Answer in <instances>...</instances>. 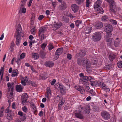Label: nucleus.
I'll list each match as a JSON object with an SVG mask.
<instances>
[{
  "mask_svg": "<svg viewBox=\"0 0 122 122\" xmlns=\"http://www.w3.org/2000/svg\"><path fill=\"white\" fill-rule=\"evenodd\" d=\"M77 62L78 65L82 66L86 69H89L91 67L90 61L86 58L80 57L77 59Z\"/></svg>",
  "mask_w": 122,
  "mask_h": 122,
  "instance_id": "1",
  "label": "nucleus"
},
{
  "mask_svg": "<svg viewBox=\"0 0 122 122\" xmlns=\"http://www.w3.org/2000/svg\"><path fill=\"white\" fill-rule=\"evenodd\" d=\"M92 79L91 76H86L84 77L83 79H80L79 80L80 83H81L85 85L88 84V81H91Z\"/></svg>",
  "mask_w": 122,
  "mask_h": 122,
  "instance_id": "2",
  "label": "nucleus"
},
{
  "mask_svg": "<svg viewBox=\"0 0 122 122\" xmlns=\"http://www.w3.org/2000/svg\"><path fill=\"white\" fill-rule=\"evenodd\" d=\"M102 37L101 33L99 32H97L93 33L92 35V39L95 42L99 41Z\"/></svg>",
  "mask_w": 122,
  "mask_h": 122,
  "instance_id": "3",
  "label": "nucleus"
},
{
  "mask_svg": "<svg viewBox=\"0 0 122 122\" xmlns=\"http://www.w3.org/2000/svg\"><path fill=\"white\" fill-rule=\"evenodd\" d=\"M74 113L75 117L78 118L82 119L84 118L82 112L81 111L77 110L75 111L74 112Z\"/></svg>",
  "mask_w": 122,
  "mask_h": 122,
  "instance_id": "4",
  "label": "nucleus"
},
{
  "mask_svg": "<svg viewBox=\"0 0 122 122\" xmlns=\"http://www.w3.org/2000/svg\"><path fill=\"white\" fill-rule=\"evenodd\" d=\"M101 116L102 118L105 120H107L110 117V116L109 113L106 111L101 112Z\"/></svg>",
  "mask_w": 122,
  "mask_h": 122,
  "instance_id": "5",
  "label": "nucleus"
},
{
  "mask_svg": "<svg viewBox=\"0 0 122 122\" xmlns=\"http://www.w3.org/2000/svg\"><path fill=\"white\" fill-rule=\"evenodd\" d=\"M105 31L106 32V35L111 34L112 35V25L108 24L105 27L104 29Z\"/></svg>",
  "mask_w": 122,
  "mask_h": 122,
  "instance_id": "6",
  "label": "nucleus"
},
{
  "mask_svg": "<svg viewBox=\"0 0 122 122\" xmlns=\"http://www.w3.org/2000/svg\"><path fill=\"white\" fill-rule=\"evenodd\" d=\"M112 35L110 34L106 35L105 37V39L107 43V44L108 46L111 45L112 39V38L111 37Z\"/></svg>",
  "mask_w": 122,
  "mask_h": 122,
  "instance_id": "7",
  "label": "nucleus"
},
{
  "mask_svg": "<svg viewBox=\"0 0 122 122\" xmlns=\"http://www.w3.org/2000/svg\"><path fill=\"white\" fill-rule=\"evenodd\" d=\"M58 86V88H59L60 92L62 95H64L66 93L65 91V87L61 83L59 84Z\"/></svg>",
  "mask_w": 122,
  "mask_h": 122,
  "instance_id": "8",
  "label": "nucleus"
},
{
  "mask_svg": "<svg viewBox=\"0 0 122 122\" xmlns=\"http://www.w3.org/2000/svg\"><path fill=\"white\" fill-rule=\"evenodd\" d=\"M86 51L83 49H81L80 51L75 56L76 58L78 57L79 56H81L82 57L84 56L86 54Z\"/></svg>",
  "mask_w": 122,
  "mask_h": 122,
  "instance_id": "9",
  "label": "nucleus"
},
{
  "mask_svg": "<svg viewBox=\"0 0 122 122\" xmlns=\"http://www.w3.org/2000/svg\"><path fill=\"white\" fill-rule=\"evenodd\" d=\"M21 36L23 37V36L20 35L19 32H17V33L16 34V35L14 36L15 37H16V45L18 46L20 45Z\"/></svg>",
  "mask_w": 122,
  "mask_h": 122,
  "instance_id": "10",
  "label": "nucleus"
},
{
  "mask_svg": "<svg viewBox=\"0 0 122 122\" xmlns=\"http://www.w3.org/2000/svg\"><path fill=\"white\" fill-rule=\"evenodd\" d=\"M28 98V97L26 93L23 94L21 97V99L22 101L21 103L24 104V103L26 102L27 99Z\"/></svg>",
  "mask_w": 122,
  "mask_h": 122,
  "instance_id": "11",
  "label": "nucleus"
},
{
  "mask_svg": "<svg viewBox=\"0 0 122 122\" xmlns=\"http://www.w3.org/2000/svg\"><path fill=\"white\" fill-rule=\"evenodd\" d=\"M63 51V48L61 47L58 49L56 51L55 55L57 56H56V58L57 59L59 57V56L61 55Z\"/></svg>",
  "mask_w": 122,
  "mask_h": 122,
  "instance_id": "12",
  "label": "nucleus"
},
{
  "mask_svg": "<svg viewBox=\"0 0 122 122\" xmlns=\"http://www.w3.org/2000/svg\"><path fill=\"white\" fill-rule=\"evenodd\" d=\"M44 65L47 67L51 68L54 66V63L52 61H47L45 62Z\"/></svg>",
  "mask_w": 122,
  "mask_h": 122,
  "instance_id": "13",
  "label": "nucleus"
},
{
  "mask_svg": "<svg viewBox=\"0 0 122 122\" xmlns=\"http://www.w3.org/2000/svg\"><path fill=\"white\" fill-rule=\"evenodd\" d=\"M92 28L91 26L89 25L88 27H86L84 29V32L86 34H89L91 32Z\"/></svg>",
  "mask_w": 122,
  "mask_h": 122,
  "instance_id": "14",
  "label": "nucleus"
},
{
  "mask_svg": "<svg viewBox=\"0 0 122 122\" xmlns=\"http://www.w3.org/2000/svg\"><path fill=\"white\" fill-rule=\"evenodd\" d=\"M61 3V4L59 6L60 9L61 10H64L67 7L66 4V1L62 2Z\"/></svg>",
  "mask_w": 122,
  "mask_h": 122,
  "instance_id": "15",
  "label": "nucleus"
},
{
  "mask_svg": "<svg viewBox=\"0 0 122 122\" xmlns=\"http://www.w3.org/2000/svg\"><path fill=\"white\" fill-rule=\"evenodd\" d=\"M103 26L102 23L101 22H98L96 23L95 25V27L96 29H99L102 27Z\"/></svg>",
  "mask_w": 122,
  "mask_h": 122,
  "instance_id": "16",
  "label": "nucleus"
},
{
  "mask_svg": "<svg viewBox=\"0 0 122 122\" xmlns=\"http://www.w3.org/2000/svg\"><path fill=\"white\" fill-rule=\"evenodd\" d=\"M62 23L60 22H58L57 23H55L54 24V28L56 30L58 29L60 26L62 25Z\"/></svg>",
  "mask_w": 122,
  "mask_h": 122,
  "instance_id": "17",
  "label": "nucleus"
},
{
  "mask_svg": "<svg viewBox=\"0 0 122 122\" xmlns=\"http://www.w3.org/2000/svg\"><path fill=\"white\" fill-rule=\"evenodd\" d=\"M72 9L75 13L79 9L78 6L76 4H72L71 5Z\"/></svg>",
  "mask_w": 122,
  "mask_h": 122,
  "instance_id": "18",
  "label": "nucleus"
},
{
  "mask_svg": "<svg viewBox=\"0 0 122 122\" xmlns=\"http://www.w3.org/2000/svg\"><path fill=\"white\" fill-rule=\"evenodd\" d=\"M46 52L44 51L41 50L40 51L39 55L40 57L42 58H46L45 56Z\"/></svg>",
  "mask_w": 122,
  "mask_h": 122,
  "instance_id": "19",
  "label": "nucleus"
},
{
  "mask_svg": "<svg viewBox=\"0 0 122 122\" xmlns=\"http://www.w3.org/2000/svg\"><path fill=\"white\" fill-rule=\"evenodd\" d=\"M61 21L64 23H68L69 21V19L67 16H63L61 18Z\"/></svg>",
  "mask_w": 122,
  "mask_h": 122,
  "instance_id": "20",
  "label": "nucleus"
},
{
  "mask_svg": "<svg viewBox=\"0 0 122 122\" xmlns=\"http://www.w3.org/2000/svg\"><path fill=\"white\" fill-rule=\"evenodd\" d=\"M110 9L112 12L114 13L116 12L117 11L119 10V9L115 5L113 7H112L110 8Z\"/></svg>",
  "mask_w": 122,
  "mask_h": 122,
  "instance_id": "21",
  "label": "nucleus"
},
{
  "mask_svg": "<svg viewBox=\"0 0 122 122\" xmlns=\"http://www.w3.org/2000/svg\"><path fill=\"white\" fill-rule=\"evenodd\" d=\"M23 89V87H22L21 85H16V91L18 92H22Z\"/></svg>",
  "mask_w": 122,
  "mask_h": 122,
  "instance_id": "22",
  "label": "nucleus"
},
{
  "mask_svg": "<svg viewBox=\"0 0 122 122\" xmlns=\"http://www.w3.org/2000/svg\"><path fill=\"white\" fill-rule=\"evenodd\" d=\"M116 57V56L114 54H111L109 55L108 58L110 61L112 62L115 59Z\"/></svg>",
  "mask_w": 122,
  "mask_h": 122,
  "instance_id": "23",
  "label": "nucleus"
},
{
  "mask_svg": "<svg viewBox=\"0 0 122 122\" xmlns=\"http://www.w3.org/2000/svg\"><path fill=\"white\" fill-rule=\"evenodd\" d=\"M76 88L78 91H79L81 94L85 91L83 86H79L78 87H76Z\"/></svg>",
  "mask_w": 122,
  "mask_h": 122,
  "instance_id": "24",
  "label": "nucleus"
},
{
  "mask_svg": "<svg viewBox=\"0 0 122 122\" xmlns=\"http://www.w3.org/2000/svg\"><path fill=\"white\" fill-rule=\"evenodd\" d=\"M118 39L119 38H117L114 42V45L116 47H118L120 45V41Z\"/></svg>",
  "mask_w": 122,
  "mask_h": 122,
  "instance_id": "25",
  "label": "nucleus"
},
{
  "mask_svg": "<svg viewBox=\"0 0 122 122\" xmlns=\"http://www.w3.org/2000/svg\"><path fill=\"white\" fill-rule=\"evenodd\" d=\"M47 96L46 97L49 99L51 96V89L50 87H48L47 89Z\"/></svg>",
  "mask_w": 122,
  "mask_h": 122,
  "instance_id": "26",
  "label": "nucleus"
},
{
  "mask_svg": "<svg viewBox=\"0 0 122 122\" xmlns=\"http://www.w3.org/2000/svg\"><path fill=\"white\" fill-rule=\"evenodd\" d=\"M21 26L18 27L16 29V31L15 32V35H16V34L17 33V32H19L20 36H22L21 34Z\"/></svg>",
  "mask_w": 122,
  "mask_h": 122,
  "instance_id": "27",
  "label": "nucleus"
},
{
  "mask_svg": "<svg viewBox=\"0 0 122 122\" xmlns=\"http://www.w3.org/2000/svg\"><path fill=\"white\" fill-rule=\"evenodd\" d=\"M13 116L11 114V112L8 114H7L6 117L7 119L8 120H11L13 119Z\"/></svg>",
  "mask_w": 122,
  "mask_h": 122,
  "instance_id": "28",
  "label": "nucleus"
},
{
  "mask_svg": "<svg viewBox=\"0 0 122 122\" xmlns=\"http://www.w3.org/2000/svg\"><path fill=\"white\" fill-rule=\"evenodd\" d=\"M109 17L105 15L102 17V21H106L109 20Z\"/></svg>",
  "mask_w": 122,
  "mask_h": 122,
  "instance_id": "29",
  "label": "nucleus"
},
{
  "mask_svg": "<svg viewBox=\"0 0 122 122\" xmlns=\"http://www.w3.org/2000/svg\"><path fill=\"white\" fill-rule=\"evenodd\" d=\"M102 89H104L107 92H109L110 91L109 88L106 84L104 85L103 87L102 88Z\"/></svg>",
  "mask_w": 122,
  "mask_h": 122,
  "instance_id": "30",
  "label": "nucleus"
},
{
  "mask_svg": "<svg viewBox=\"0 0 122 122\" xmlns=\"http://www.w3.org/2000/svg\"><path fill=\"white\" fill-rule=\"evenodd\" d=\"M32 58L36 59H37L39 57L38 54L36 53H32Z\"/></svg>",
  "mask_w": 122,
  "mask_h": 122,
  "instance_id": "31",
  "label": "nucleus"
},
{
  "mask_svg": "<svg viewBox=\"0 0 122 122\" xmlns=\"http://www.w3.org/2000/svg\"><path fill=\"white\" fill-rule=\"evenodd\" d=\"M86 108L87 109L85 110V113L86 114H89L90 112V108L88 106H87Z\"/></svg>",
  "mask_w": 122,
  "mask_h": 122,
  "instance_id": "32",
  "label": "nucleus"
},
{
  "mask_svg": "<svg viewBox=\"0 0 122 122\" xmlns=\"http://www.w3.org/2000/svg\"><path fill=\"white\" fill-rule=\"evenodd\" d=\"M45 32V30L42 28L41 27L40 28L38 32V35L40 36L41 34H43Z\"/></svg>",
  "mask_w": 122,
  "mask_h": 122,
  "instance_id": "33",
  "label": "nucleus"
},
{
  "mask_svg": "<svg viewBox=\"0 0 122 122\" xmlns=\"http://www.w3.org/2000/svg\"><path fill=\"white\" fill-rule=\"evenodd\" d=\"M4 106H2L1 108L0 111V117H2L3 115V111H4Z\"/></svg>",
  "mask_w": 122,
  "mask_h": 122,
  "instance_id": "34",
  "label": "nucleus"
},
{
  "mask_svg": "<svg viewBox=\"0 0 122 122\" xmlns=\"http://www.w3.org/2000/svg\"><path fill=\"white\" fill-rule=\"evenodd\" d=\"M97 10L98 12V13H100L101 14H102L104 11L102 8L101 7L97 9Z\"/></svg>",
  "mask_w": 122,
  "mask_h": 122,
  "instance_id": "35",
  "label": "nucleus"
},
{
  "mask_svg": "<svg viewBox=\"0 0 122 122\" xmlns=\"http://www.w3.org/2000/svg\"><path fill=\"white\" fill-rule=\"evenodd\" d=\"M47 47L48 48L49 51L51 50L54 48L53 45L51 43L49 44L47 46Z\"/></svg>",
  "mask_w": 122,
  "mask_h": 122,
  "instance_id": "36",
  "label": "nucleus"
},
{
  "mask_svg": "<svg viewBox=\"0 0 122 122\" xmlns=\"http://www.w3.org/2000/svg\"><path fill=\"white\" fill-rule=\"evenodd\" d=\"M13 73L11 75L12 77H15L16 76H17L18 74V73H17L15 70H14L12 71Z\"/></svg>",
  "mask_w": 122,
  "mask_h": 122,
  "instance_id": "37",
  "label": "nucleus"
},
{
  "mask_svg": "<svg viewBox=\"0 0 122 122\" xmlns=\"http://www.w3.org/2000/svg\"><path fill=\"white\" fill-rule=\"evenodd\" d=\"M82 23L81 21L77 20L75 21V25L76 26L78 27L79 26V25L81 24Z\"/></svg>",
  "mask_w": 122,
  "mask_h": 122,
  "instance_id": "38",
  "label": "nucleus"
},
{
  "mask_svg": "<svg viewBox=\"0 0 122 122\" xmlns=\"http://www.w3.org/2000/svg\"><path fill=\"white\" fill-rule=\"evenodd\" d=\"M117 66L120 68H122V61H118L117 63Z\"/></svg>",
  "mask_w": 122,
  "mask_h": 122,
  "instance_id": "39",
  "label": "nucleus"
},
{
  "mask_svg": "<svg viewBox=\"0 0 122 122\" xmlns=\"http://www.w3.org/2000/svg\"><path fill=\"white\" fill-rule=\"evenodd\" d=\"M11 110H10L9 107H7L5 111V112L7 114L11 113Z\"/></svg>",
  "mask_w": 122,
  "mask_h": 122,
  "instance_id": "40",
  "label": "nucleus"
},
{
  "mask_svg": "<svg viewBox=\"0 0 122 122\" xmlns=\"http://www.w3.org/2000/svg\"><path fill=\"white\" fill-rule=\"evenodd\" d=\"M108 2L111 4L110 8L111 7H113V6H114V2L113 0H109V1H108Z\"/></svg>",
  "mask_w": 122,
  "mask_h": 122,
  "instance_id": "41",
  "label": "nucleus"
},
{
  "mask_svg": "<svg viewBox=\"0 0 122 122\" xmlns=\"http://www.w3.org/2000/svg\"><path fill=\"white\" fill-rule=\"evenodd\" d=\"M30 106L31 107L33 110H35L36 107L33 102H32L30 103Z\"/></svg>",
  "mask_w": 122,
  "mask_h": 122,
  "instance_id": "42",
  "label": "nucleus"
},
{
  "mask_svg": "<svg viewBox=\"0 0 122 122\" xmlns=\"http://www.w3.org/2000/svg\"><path fill=\"white\" fill-rule=\"evenodd\" d=\"M7 85L8 87L9 88L8 92H10V90L11 88L12 87V86L11 83L10 82H8L7 84Z\"/></svg>",
  "mask_w": 122,
  "mask_h": 122,
  "instance_id": "43",
  "label": "nucleus"
},
{
  "mask_svg": "<svg viewBox=\"0 0 122 122\" xmlns=\"http://www.w3.org/2000/svg\"><path fill=\"white\" fill-rule=\"evenodd\" d=\"M98 85L99 86H100L101 87H103V86L105 85V84H104V82H102L99 81L98 82Z\"/></svg>",
  "mask_w": 122,
  "mask_h": 122,
  "instance_id": "44",
  "label": "nucleus"
},
{
  "mask_svg": "<svg viewBox=\"0 0 122 122\" xmlns=\"http://www.w3.org/2000/svg\"><path fill=\"white\" fill-rule=\"evenodd\" d=\"M89 93H90L92 96H94L95 95V93L94 92L93 90L92 89H91L88 92Z\"/></svg>",
  "mask_w": 122,
  "mask_h": 122,
  "instance_id": "45",
  "label": "nucleus"
},
{
  "mask_svg": "<svg viewBox=\"0 0 122 122\" xmlns=\"http://www.w3.org/2000/svg\"><path fill=\"white\" fill-rule=\"evenodd\" d=\"M15 44L13 42H12L11 44V45L10 47V51H12L13 50V48Z\"/></svg>",
  "mask_w": 122,
  "mask_h": 122,
  "instance_id": "46",
  "label": "nucleus"
},
{
  "mask_svg": "<svg viewBox=\"0 0 122 122\" xmlns=\"http://www.w3.org/2000/svg\"><path fill=\"white\" fill-rule=\"evenodd\" d=\"M100 6L96 3L94 4V8L97 10V9H98L100 8L99 7H100Z\"/></svg>",
  "mask_w": 122,
  "mask_h": 122,
  "instance_id": "47",
  "label": "nucleus"
},
{
  "mask_svg": "<svg viewBox=\"0 0 122 122\" xmlns=\"http://www.w3.org/2000/svg\"><path fill=\"white\" fill-rule=\"evenodd\" d=\"M111 68V65H106L104 67V68L106 69H110Z\"/></svg>",
  "mask_w": 122,
  "mask_h": 122,
  "instance_id": "48",
  "label": "nucleus"
},
{
  "mask_svg": "<svg viewBox=\"0 0 122 122\" xmlns=\"http://www.w3.org/2000/svg\"><path fill=\"white\" fill-rule=\"evenodd\" d=\"M46 44L45 43H44L41 45V47L43 50H44L46 47Z\"/></svg>",
  "mask_w": 122,
  "mask_h": 122,
  "instance_id": "49",
  "label": "nucleus"
},
{
  "mask_svg": "<svg viewBox=\"0 0 122 122\" xmlns=\"http://www.w3.org/2000/svg\"><path fill=\"white\" fill-rule=\"evenodd\" d=\"M30 31L31 32L32 34L34 35L35 34V27H34V26L31 29Z\"/></svg>",
  "mask_w": 122,
  "mask_h": 122,
  "instance_id": "50",
  "label": "nucleus"
},
{
  "mask_svg": "<svg viewBox=\"0 0 122 122\" xmlns=\"http://www.w3.org/2000/svg\"><path fill=\"white\" fill-rule=\"evenodd\" d=\"M86 6L88 7L89 6V5L91 3V2L89 0H86Z\"/></svg>",
  "mask_w": 122,
  "mask_h": 122,
  "instance_id": "51",
  "label": "nucleus"
},
{
  "mask_svg": "<svg viewBox=\"0 0 122 122\" xmlns=\"http://www.w3.org/2000/svg\"><path fill=\"white\" fill-rule=\"evenodd\" d=\"M25 53H22L20 55V59H22L24 58L25 57Z\"/></svg>",
  "mask_w": 122,
  "mask_h": 122,
  "instance_id": "52",
  "label": "nucleus"
},
{
  "mask_svg": "<svg viewBox=\"0 0 122 122\" xmlns=\"http://www.w3.org/2000/svg\"><path fill=\"white\" fill-rule=\"evenodd\" d=\"M22 80H24L26 82L28 80V78L27 76H26L25 77H23L22 78Z\"/></svg>",
  "mask_w": 122,
  "mask_h": 122,
  "instance_id": "53",
  "label": "nucleus"
},
{
  "mask_svg": "<svg viewBox=\"0 0 122 122\" xmlns=\"http://www.w3.org/2000/svg\"><path fill=\"white\" fill-rule=\"evenodd\" d=\"M14 90V87H12L11 88L10 90V94L11 96H12L13 95V92Z\"/></svg>",
  "mask_w": 122,
  "mask_h": 122,
  "instance_id": "54",
  "label": "nucleus"
},
{
  "mask_svg": "<svg viewBox=\"0 0 122 122\" xmlns=\"http://www.w3.org/2000/svg\"><path fill=\"white\" fill-rule=\"evenodd\" d=\"M71 55L70 54H68L67 55V58L69 60H70L71 59Z\"/></svg>",
  "mask_w": 122,
  "mask_h": 122,
  "instance_id": "55",
  "label": "nucleus"
},
{
  "mask_svg": "<svg viewBox=\"0 0 122 122\" xmlns=\"http://www.w3.org/2000/svg\"><path fill=\"white\" fill-rule=\"evenodd\" d=\"M110 21L112 23L115 25H116L117 24V22L116 20H114L111 19L110 20Z\"/></svg>",
  "mask_w": 122,
  "mask_h": 122,
  "instance_id": "56",
  "label": "nucleus"
},
{
  "mask_svg": "<svg viewBox=\"0 0 122 122\" xmlns=\"http://www.w3.org/2000/svg\"><path fill=\"white\" fill-rule=\"evenodd\" d=\"M96 82L94 81H90V84L92 86H94L96 85L95 84L96 83Z\"/></svg>",
  "mask_w": 122,
  "mask_h": 122,
  "instance_id": "57",
  "label": "nucleus"
},
{
  "mask_svg": "<svg viewBox=\"0 0 122 122\" xmlns=\"http://www.w3.org/2000/svg\"><path fill=\"white\" fill-rule=\"evenodd\" d=\"M22 109L23 111L25 112H26L27 110V109L26 106H24V107H22Z\"/></svg>",
  "mask_w": 122,
  "mask_h": 122,
  "instance_id": "58",
  "label": "nucleus"
},
{
  "mask_svg": "<svg viewBox=\"0 0 122 122\" xmlns=\"http://www.w3.org/2000/svg\"><path fill=\"white\" fill-rule=\"evenodd\" d=\"M21 11L23 13H25L26 11V9L25 8L23 7Z\"/></svg>",
  "mask_w": 122,
  "mask_h": 122,
  "instance_id": "59",
  "label": "nucleus"
},
{
  "mask_svg": "<svg viewBox=\"0 0 122 122\" xmlns=\"http://www.w3.org/2000/svg\"><path fill=\"white\" fill-rule=\"evenodd\" d=\"M56 81V80L55 79H53L52 81H51V85H53L55 83Z\"/></svg>",
  "mask_w": 122,
  "mask_h": 122,
  "instance_id": "60",
  "label": "nucleus"
},
{
  "mask_svg": "<svg viewBox=\"0 0 122 122\" xmlns=\"http://www.w3.org/2000/svg\"><path fill=\"white\" fill-rule=\"evenodd\" d=\"M33 0H30L29 2L28 3V7H30L31 5Z\"/></svg>",
  "mask_w": 122,
  "mask_h": 122,
  "instance_id": "61",
  "label": "nucleus"
},
{
  "mask_svg": "<svg viewBox=\"0 0 122 122\" xmlns=\"http://www.w3.org/2000/svg\"><path fill=\"white\" fill-rule=\"evenodd\" d=\"M44 17V16L43 15H40L39 16L38 18V19L39 20H41Z\"/></svg>",
  "mask_w": 122,
  "mask_h": 122,
  "instance_id": "62",
  "label": "nucleus"
},
{
  "mask_svg": "<svg viewBox=\"0 0 122 122\" xmlns=\"http://www.w3.org/2000/svg\"><path fill=\"white\" fill-rule=\"evenodd\" d=\"M84 0H77L76 2L78 4H80L81 2H83Z\"/></svg>",
  "mask_w": 122,
  "mask_h": 122,
  "instance_id": "63",
  "label": "nucleus"
},
{
  "mask_svg": "<svg viewBox=\"0 0 122 122\" xmlns=\"http://www.w3.org/2000/svg\"><path fill=\"white\" fill-rule=\"evenodd\" d=\"M26 82L24 81V80H21V83L24 86L26 85Z\"/></svg>",
  "mask_w": 122,
  "mask_h": 122,
  "instance_id": "64",
  "label": "nucleus"
}]
</instances>
